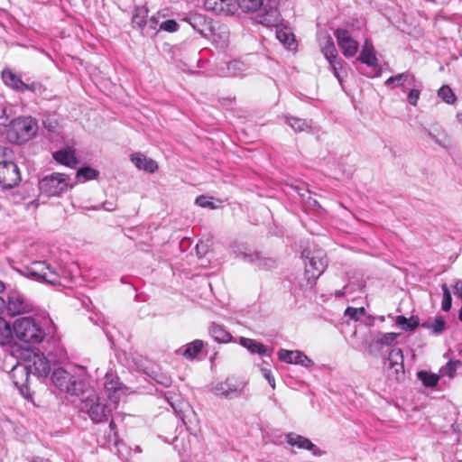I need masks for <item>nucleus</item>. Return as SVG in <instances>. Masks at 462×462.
I'll return each mask as SVG.
<instances>
[{"instance_id":"nucleus-44","label":"nucleus","mask_w":462,"mask_h":462,"mask_svg":"<svg viewBox=\"0 0 462 462\" xmlns=\"http://www.w3.org/2000/svg\"><path fill=\"white\" fill-rule=\"evenodd\" d=\"M263 0H240V8L245 12L256 11L263 5Z\"/></svg>"},{"instance_id":"nucleus-20","label":"nucleus","mask_w":462,"mask_h":462,"mask_svg":"<svg viewBox=\"0 0 462 462\" xmlns=\"http://www.w3.org/2000/svg\"><path fill=\"white\" fill-rule=\"evenodd\" d=\"M255 20L267 27H276L282 22L279 10L275 6H265L260 10L255 15Z\"/></svg>"},{"instance_id":"nucleus-49","label":"nucleus","mask_w":462,"mask_h":462,"mask_svg":"<svg viewBox=\"0 0 462 462\" xmlns=\"http://www.w3.org/2000/svg\"><path fill=\"white\" fill-rule=\"evenodd\" d=\"M168 402L171 404L176 414L180 417V419L185 423V415L183 411V406H186L188 409H189V406L187 403L180 402L178 405H175V403L171 402L170 399L167 397Z\"/></svg>"},{"instance_id":"nucleus-8","label":"nucleus","mask_w":462,"mask_h":462,"mask_svg":"<svg viewBox=\"0 0 462 462\" xmlns=\"http://www.w3.org/2000/svg\"><path fill=\"white\" fill-rule=\"evenodd\" d=\"M21 181L20 170L12 161L0 162V187L9 189L17 186Z\"/></svg>"},{"instance_id":"nucleus-23","label":"nucleus","mask_w":462,"mask_h":462,"mask_svg":"<svg viewBox=\"0 0 462 462\" xmlns=\"http://www.w3.org/2000/svg\"><path fill=\"white\" fill-rule=\"evenodd\" d=\"M357 60L369 67L375 68L378 66V60L374 53V45L369 40L365 41L361 53Z\"/></svg>"},{"instance_id":"nucleus-33","label":"nucleus","mask_w":462,"mask_h":462,"mask_svg":"<svg viewBox=\"0 0 462 462\" xmlns=\"http://www.w3.org/2000/svg\"><path fill=\"white\" fill-rule=\"evenodd\" d=\"M424 328L430 329L434 335L441 334L446 328V321L443 317H437L432 322L427 321L421 324Z\"/></svg>"},{"instance_id":"nucleus-57","label":"nucleus","mask_w":462,"mask_h":462,"mask_svg":"<svg viewBox=\"0 0 462 462\" xmlns=\"http://www.w3.org/2000/svg\"><path fill=\"white\" fill-rule=\"evenodd\" d=\"M5 298L0 295V315L5 313Z\"/></svg>"},{"instance_id":"nucleus-52","label":"nucleus","mask_w":462,"mask_h":462,"mask_svg":"<svg viewBox=\"0 0 462 462\" xmlns=\"http://www.w3.org/2000/svg\"><path fill=\"white\" fill-rule=\"evenodd\" d=\"M196 251H197V254L199 256V257H203L206 255V254L208 253V243L206 242H202L200 241L199 243L197 244L196 245Z\"/></svg>"},{"instance_id":"nucleus-2","label":"nucleus","mask_w":462,"mask_h":462,"mask_svg":"<svg viewBox=\"0 0 462 462\" xmlns=\"http://www.w3.org/2000/svg\"><path fill=\"white\" fill-rule=\"evenodd\" d=\"M79 410L87 413L94 423H100L107 420L111 415L112 409L104 402H100L98 394L91 389L85 390L82 394Z\"/></svg>"},{"instance_id":"nucleus-5","label":"nucleus","mask_w":462,"mask_h":462,"mask_svg":"<svg viewBox=\"0 0 462 462\" xmlns=\"http://www.w3.org/2000/svg\"><path fill=\"white\" fill-rule=\"evenodd\" d=\"M70 178L63 173H52L45 176L39 182V189L47 197L60 196L69 188H72Z\"/></svg>"},{"instance_id":"nucleus-40","label":"nucleus","mask_w":462,"mask_h":462,"mask_svg":"<svg viewBox=\"0 0 462 462\" xmlns=\"http://www.w3.org/2000/svg\"><path fill=\"white\" fill-rule=\"evenodd\" d=\"M438 96L447 104H454L457 100V97L453 90L447 85L442 86L438 90Z\"/></svg>"},{"instance_id":"nucleus-45","label":"nucleus","mask_w":462,"mask_h":462,"mask_svg":"<svg viewBox=\"0 0 462 462\" xmlns=\"http://www.w3.org/2000/svg\"><path fill=\"white\" fill-rule=\"evenodd\" d=\"M328 63H329V68H330L333 75L339 81L340 85H342L343 80H342L340 70L343 69L344 61L341 59H337V60L330 61Z\"/></svg>"},{"instance_id":"nucleus-6","label":"nucleus","mask_w":462,"mask_h":462,"mask_svg":"<svg viewBox=\"0 0 462 462\" xmlns=\"http://www.w3.org/2000/svg\"><path fill=\"white\" fill-rule=\"evenodd\" d=\"M5 313L9 316H17L34 311L33 303L21 291L13 290L5 299Z\"/></svg>"},{"instance_id":"nucleus-28","label":"nucleus","mask_w":462,"mask_h":462,"mask_svg":"<svg viewBox=\"0 0 462 462\" xmlns=\"http://www.w3.org/2000/svg\"><path fill=\"white\" fill-rule=\"evenodd\" d=\"M395 324L403 331H412L420 325V321L416 316H411L410 319L404 316H397Z\"/></svg>"},{"instance_id":"nucleus-4","label":"nucleus","mask_w":462,"mask_h":462,"mask_svg":"<svg viewBox=\"0 0 462 462\" xmlns=\"http://www.w3.org/2000/svg\"><path fill=\"white\" fill-rule=\"evenodd\" d=\"M26 276L52 285L62 284V276L45 261H33L24 269Z\"/></svg>"},{"instance_id":"nucleus-27","label":"nucleus","mask_w":462,"mask_h":462,"mask_svg":"<svg viewBox=\"0 0 462 462\" xmlns=\"http://www.w3.org/2000/svg\"><path fill=\"white\" fill-rule=\"evenodd\" d=\"M239 343L251 354H258L260 356L267 355V348L265 346L254 339L242 337L239 338Z\"/></svg>"},{"instance_id":"nucleus-42","label":"nucleus","mask_w":462,"mask_h":462,"mask_svg":"<svg viewBox=\"0 0 462 462\" xmlns=\"http://www.w3.org/2000/svg\"><path fill=\"white\" fill-rule=\"evenodd\" d=\"M429 136L439 146L448 148L450 144L449 137L445 132L435 134L432 132H428Z\"/></svg>"},{"instance_id":"nucleus-24","label":"nucleus","mask_w":462,"mask_h":462,"mask_svg":"<svg viewBox=\"0 0 462 462\" xmlns=\"http://www.w3.org/2000/svg\"><path fill=\"white\" fill-rule=\"evenodd\" d=\"M131 162L139 170H143L147 172L152 173L157 171L158 165L152 159L147 158L145 155L135 152L131 156Z\"/></svg>"},{"instance_id":"nucleus-31","label":"nucleus","mask_w":462,"mask_h":462,"mask_svg":"<svg viewBox=\"0 0 462 462\" xmlns=\"http://www.w3.org/2000/svg\"><path fill=\"white\" fill-rule=\"evenodd\" d=\"M276 37L279 40L281 43H282L286 48L289 50L293 49L295 45V40L294 35L292 34L290 30L284 28V29H278L276 31Z\"/></svg>"},{"instance_id":"nucleus-55","label":"nucleus","mask_w":462,"mask_h":462,"mask_svg":"<svg viewBox=\"0 0 462 462\" xmlns=\"http://www.w3.org/2000/svg\"><path fill=\"white\" fill-rule=\"evenodd\" d=\"M446 369L448 376L453 377L457 370V364L455 362L449 361L446 365Z\"/></svg>"},{"instance_id":"nucleus-48","label":"nucleus","mask_w":462,"mask_h":462,"mask_svg":"<svg viewBox=\"0 0 462 462\" xmlns=\"http://www.w3.org/2000/svg\"><path fill=\"white\" fill-rule=\"evenodd\" d=\"M365 313L364 308H353V307H347L345 315L348 316L350 319L354 320H357L361 315Z\"/></svg>"},{"instance_id":"nucleus-50","label":"nucleus","mask_w":462,"mask_h":462,"mask_svg":"<svg viewBox=\"0 0 462 462\" xmlns=\"http://www.w3.org/2000/svg\"><path fill=\"white\" fill-rule=\"evenodd\" d=\"M153 378L158 383L165 387H169L172 382L171 376L162 373L156 374Z\"/></svg>"},{"instance_id":"nucleus-22","label":"nucleus","mask_w":462,"mask_h":462,"mask_svg":"<svg viewBox=\"0 0 462 462\" xmlns=\"http://www.w3.org/2000/svg\"><path fill=\"white\" fill-rule=\"evenodd\" d=\"M56 162L68 167H75L78 164V159L75 150L71 147H65L53 153Z\"/></svg>"},{"instance_id":"nucleus-32","label":"nucleus","mask_w":462,"mask_h":462,"mask_svg":"<svg viewBox=\"0 0 462 462\" xmlns=\"http://www.w3.org/2000/svg\"><path fill=\"white\" fill-rule=\"evenodd\" d=\"M13 337V328L9 323L0 317V345L5 346L11 342Z\"/></svg>"},{"instance_id":"nucleus-53","label":"nucleus","mask_w":462,"mask_h":462,"mask_svg":"<svg viewBox=\"0 0 462 462\" xmlns=\"http://www.w3.org/2000/svg\"><path fill=\"white\" fill-rule=\"evenodd\" d=\"M263 374L264 378L268 381V383L272 388H275V379L274 376L272 374V372L268 369L263 368L262 369Z\"/></svg>"},{"instance_id":"nucleus-11","label":"nucleus","mask_w":462,"mask_h":462,"mask_svg":"<svg viewBox=\"0 0 462 462\" xmlns=\"http://www.w3.org/2000/svg\"><path fill=\"white\" fill-rule=\"evenodd\" d=\"M30 374V367L26 366L25 364H17L11 372V377L14 386L25 398H28L30 395L28 387Z\"/></svg>"},{"instance_id":"nucleus-61","label":"nucleus","mask_w":462,"mask_h":462,"mask_svg":"<svg viewBox=\"0 0 462 462\" xmlns=\"http://www.w3.org/2000/svg\"><path fill=\"white\" fill-rule=\"evenodd\" d=\"M5 153V147L0 145V156H3Z\"/></svg>"},{"instance_id":"nucleus-29","label":"nucleus","mask_w":462,"mask_h":462,"mask_svg":"<svg viewBox=\"0 0 462 462\" xmlns=\"http://www.w3.org/2000/svg\"><path fill=\"white\" fill-rule=\"evenodd\" d=\"M285 122L288 124L295 132H304L311 128V125L306 119L295 117L292 116H285Z\"/></svg>"},{"instance_id":"nucleus-19","label":"nucleus","mask_w":462,"mask_h":462,"mask_svg":"<svg viewBox=\"0 0 462 462\" xmlns=\"http://www.w3.org/2000/svg\"><path fill=\"white\" fill-rule=\"evenodd\" d=\"M181 21L188 23L196 32L204 36H207L208 32H211L212 29L211 22L200 14H186Z\"/></svg>"},{"instance_id":"nucleus-38","label":"nucleus","mask_w":462,"mask_h":462,"mask_svg":"<svg viewBox=\"0 0 462 462\" xmlns=\"http://www.w3.org/2000/svg\"><path fill=\"white\" fill-rule=\"evenodd\" d=\"M418 378L422 382L426 387H435L439 381V375L426 371H420L418 373Z\"/></svg>"},{"instance_id":"nucleus-46","label":"nucleus","mask_w":462,"mask_h":462,"mask_svg":"<svg viewBox=\"0 0 462 462\" xmlns=\"http://www.w3.org/2000/svg\"><path fill=\"white\" fill-rule=\"evenodd\" d=\"M244 64L238 60H233L226 64V76H238L243 70Z\"/></svg>"},{"instance_id":"nucleus-35","label":"nucleus","mask_w":462,"mask_h":462,"mask_svg":"<svg viewBox=\"0 0 462 462\" xmlns=\"http://www.w3.org/2000/svg\"><path fill=\"white\" fill-rule=\"evenodd\" d=\"M99 172L98 171L89 167L85 166L78 170L76 173V178L79 182H85L87 180H95L97 178Z\"/></svg>"},{"instance_id":"nucleus-15","label":"nucleus","mask_w":462,"mask_h":462,"mask_svg":"<svg viewBox=\"0 0 462 462\" xmlns=\"http://www.w3.org/2000/svg\"><path fill=\"white\" fill-rule=\"evenodd\" d=\"M385 87L393 89L396 88H402V91L408 90L412 86H420V80H418L415 75L407 70L402 73L391 76L384 82Z\"/></svg>"},{"instance_id":"nucleus-1","label":"nucleus","mask_w":462,"mask_h":462,"mask_svg":"<svg viewBox=\"0 0 462 462\" xmlns=\"http://www.w3.org/2000/svg\"><path fill=\"white\" fill-rule=\"evenodd\" d=\"M73 370L75 373L61 367L55 369L51 374V381L60 391L70 395L79 396L85 393L88 387L85 369L78 367Z\"/></svg>"},{"instance_id":"nucleus-34","label":"nucleus","mask_w":462,"mask_h":462,"mask_svg":"<svg viewBox=\"0 0 462 462\" xmlns=\"http://www.w3.org/2000/svg\"><path fill=\"white\" fill-rule=\"evenodd\" d=\"M245 259L250 263H255L263 269L271 268L274 265V261L271 258H263L259 254H245Z\"/></svg>"},{"instance_id":"nucleus-18","label":"nucleus","mask_w":462,"mask_h":462,"mask_svg":"<svg viewBox=\"0 0 462 462\" xmlns=\"http://www.w3.org/2000/svg\"><path fill=\"white\" fill-rule=\"evenodd\" d=\"M278 358L286 364L300 365L307 368L313 365V361L300 350L280 349Z\"/></svg>"},{"instance_id":"nucleus-10","label":"nucleus","mask_w":462,"mask_h":462,"mask_svg":"<svg viewBox=\"0 0 462 462\" xmlns=\"http://www.w3.org/2000/svg\"><path fill=\"white\" fill-rule=\"evenodd\" d=\"M35 130L36 124L31 118H17L12 122L9 134L14 133L16 141L23 143L34 135Z\"/></svg>"},{"instance_id":"nucleus-59","label":"nucleus","mask_w":462,"mask_h":462,"mask_svg":"<svg viewBox=\"0 0 462 462\" xmlns=\"http://www.w3.org/2000/svg\"><path fill=\"white\" fill-rule=\"evenodd\" d=\"M109 428H110L111 431H114V430H115V429H116V424H115V422H114L113 420H111V421H110V423H109Z\"/></svg>"},{"instance_id":"nucleus-43","label":"nucleus","mask_w":462,"mask_h":462,"mask_svg":"<svg viewBox=\"0 0 462 462\" xmlns=\"http://www.w3.org/2000/svg\"><path fill=\"white\" fill-rule=\"evenodd\" d=\"M441 289H442V291H443V299H442V302H441V309L444 311H448L451 309V305H452L451 293H450L448 286L446 283H443L441 285Z\"/></svg>"},{"instance_id":"nucleus-7","label":"nucleus","mask_w":462,"mask_h":462,"mask_svg":"<svg viewBox=\"0 0 462 462\" xmlns=\"http://www.w3.org/2000/svg\"><path fill=\"white\" fill-rule=\"evenodd\" d=\"M302 255L308 259V262L305 263V274L307 279L309 281H316L328 266L326 254L322 250H317L312 253L304 250Z\"/></svg>"},{"instance_id":"nucleus-14","label":"nucleus","mask_w":462,"mask_h":462,"mask_svg":"<svg viewBox=\"0 0 462 462\" xmlns=\"http://www.w3.org/2000/svg\"><path fill=\"white\" fill-rule=\"evenodd\" d=\"M104 389L107 398L114 404H117L120 398L125 394V388L118 376L110 372L106 374Z\"/></svg>"},{"instance_id":"nucleus-60","label":"nucleus","mask_w":462,"mask_h":462,"mask_svg":"<svg viewBox=\"0 0 462 462\" xmlns=\"http://www.w3.org/2000/svg\"><path fill=\"white\" fill-rule=\"evenodd\" d=\"M5 291V284L0 281V293L4 292Z\"/></svg>"},{"instance_id":"nucleus-26","label":"nucleus","mask_w":462,"mask_h":462,"mask_svg":"<svg viewBox=\"0 0 462 462\" xmlns=\"http://www.w3.org/2000/svg\"><path fill=\"white\" fill-rule=\"evenodd\" d=\"M147 10L143 7H138L135 9L132 18L133 27L137 28L143 34H148L147 31Z\"/></svg>"},{"instance_id":"nucleus-64","label":"nucleus","mask_w":462,"mask_h":462,"mask_svg":"<svg viewBox=\"0 0 462 462\" xmlns=\"http://www.w3.org/2000/svg\"><path fill=\"white\" fill-rule=\"evenodd\" d=\"M380 319H381L382 321H383V320H384V317H383V316L380 317Z\"/></svg>"},{"instance_id":"nucleus-58","label":"nucleus","mask_w":462,"mask_h":462,"mask_svg":"<svg viewBox=\"0 0 462 462\" xmlns=\"http://www.w3.org/2000/svg\"><path fill=\"white\" fill-rule=\"evenodd\" d=\"M31 462H48V460L44 459L42 457H32Z\"/></svg>"},{"instance_id":"nucleus-39","label":"nucleus","mask_w":462,"mask_h":462,"mask_svg":"<svg viewBox=\"0 0 462 462\" xmlns=\"http://www.w3.org/2000/svg\"><path fill=\"white\" fill-rule=\"evenodd\" d=\"M423 88L422 82L420 81V86H412L409 88L407 93V101L410 105L416 106L420 97L421 89Z\"/></svg>"},{"instance_id":"nucleus-16","label":"nucleus","mask_w":462,"mask_h":462,"mask_svg":"<svg viewBox=\"0 0 462 462\" xmlns=\"http://www.w3.org/2000/svg\"><path fill=\"white\" fill-rule=\"evenodd\" d=\"M204 6L217 14L228 15L240 7V0H205Z\"/></svg>"},{"instance_id":"nucleus-36","label":"nucleus","mask_w":462,"mask_h":462,"mask_svg":"<svg viewBox=\"0 0 462 462\" xmlns=\"http://www.w3.org/2000/svg\"><path fill=\"white\" fill-rule=\"evenodd\" d=\"M321 52L328 62L338 59L337 51L331 37H328L326 44L321 47Z\"/></svg>"},{"instance_id":"nucleus-13","label":"nucleus","mask_w":462,"mask_h":462,"mask_svg":"<svg viewBox=\"0 0 462 462\" xmlns=\"http://www.w3.org/2000/svg\"><path fill=\"white\" fill-rule=\"evenodd\" d=\"M334 34L344 56L346 58L354 57L358 51V42L350 36L348 31L338 28Z\"/></svg>"},{"instance_id":"nucleus-62","label":"nucleus","mask_w":462,"mask_h":462,"mask_svg":"<svg viewBox=\"0 0 462 462\" xmlns=\"http://www.w3.org/2000/svg\"><path fill=\"white\" fill-rule=\"evenodd\" d=\"M458 319L460 321H462V306H461V309L459 310V313H458Z\"/></svg>"},{"instance_id":"nucleus-37","label":"nucleus","mask_w":462,"mask_h":462,"mask_svg":"<svg viewBox=\"0 0 462 462\" xmlns=\"http://www.w3.org/2000/svg\"><path fill=\"white\" fill-rule=\"evenodd\" d=\"M203 346L204 344L202 340L196 339L186 346V349L182 355L187 359H194L202 350Z\"/></svg>"},{"instance_id":"nucleus-54","label":"nucleus","mask_w":462,"mask_h":462,"mask_svg":"<svg viewBox=\"0 0 462 462\" xmlns=\"http://www.w3.org/2000/svg\"><path fill=\"white\" fill-rule=\"evenodd\" d=\"M146 23L148 33L150 32V31H154L157 29L158 21L153 16L150 19H147Z\"/></svg>"},{"instance_id":"nucleus-47","label":"nucleus","mask_w":462,"mask_h":462,"mask_svg":"<svg viewBox=\"0 0 462 462\" xmlns=\"http://www.w3.org/2000/svg\"><path fill=\"white\" fill-rule=\"evenodd\" d=\"M179 24L175 20H166L160 24V30H163L169 32H174L178 30Z\"/></svg>"},{"instance_id":"nucleus-17","label":"nucleus","mask_w":462,"mask_h":462,"mask_svg":"<svg viewBox=\"0 0 462 462\" xmlns=\"http://www.w3.org/2000/svg\"><path fill=\"white\" fill-rule=\"evenodd\" d=\"M389 376L399 381L404 375L403 354L401 348H393L388 355Z\"/></svg>"},{"instance_id":"nucleus-51","label":"nucleus","mask_w":462,"mask_h":462,"mask_svg":"<svg viewBox=\"0 0 462 462\" xmlns=\"http://www.w3.org/2000/svg\"><path fill=\"white\" fill-rule=\"evenodd\" d=\"M195 203L201 208H214L213 203L208 200V198L203 195L199 196Z\"/></svg>"},{"instance_id":"nucleus-12","label":"nucleus","mask_w":462,"mask_h":462,"mask_svg":"<svg viewBox=\"0 0 462 462\" xmlns=\"http://www.w3.org/2000/svg\"><path fill=\"white\" fill-rule=\"evenodd\" d=\"M28 364L30 373L38 377H47L51 372V365L46 356L42 352H32L28 356Z\"/></svg>"},{"instance_id":"nucleus-56","label":"nucleus","mask_w":462,"mask_h":462,"mask_svg":"<svg viewBox=\"0 0 462 462\" xmlns=\"http://www.w3.org/2000/svg\"><path fill=\"white\" fill-rule=\"evenodd\" d=\"M454 293L462 300V281H457L454 285Z\"/></svg>"},{"instance_id":"nucleus-3","label":"nucleus","mask_w":462,"mask_h":462,"mask_svg":"<svg viewBox=\"0 0 462 462\" xmlns=\"http://www.w3.org/2000/svg\"><path fill=\"white\" fill-rule=\"evenodd\" d=\"M13 332L15 337L26 343H40L44 338V331L32 317H22L14 320Z\"/></svg>"},{"instance_id":"nucleus-21","label":"nucleus","mask_w":462,"mask_h":462,"mask_svg":"<svg viewBox=\"0 0 462 462\" xmlns=\"http://www.w3.org/2000/svg\"><path fill=\"white\" fill-rule=\"evenodd\" d=\"M2 79L5 84L17 91L24 92L25 90H33L34 85L25 84L18 76L9 69H5L2 72Z\"/></svg>"},{"instance_id":"nucleus-30","label":"nucleus","mask_w":462,"mask_h":462,"mask_svg":"<svg viewBox=\"0 0 462 462\" xmlns=\"http://www.w3.org/2000/svg\"><path fill=\"white\" fill-rule=\"evenodd\" d=\"M209 332L213 338L219 343L228 342L231 338V335L224 328V327L218 324H212Z\"/></svg>"},{"instance_id":"nucleus-9","label":"nucleus","mask_w":462,"mask_h":462,"mask_svg":"<svg viewBox=\"0 0 462 462\" xmlns=\"http://www.w3.org/2000/svg\"><path fill=\"white\" fill-rule=\"evenodd\" d=\"M245 386V383L228 377L223 382L217 383L212 387V393L226 399H232L240 396Z\"/></svg>"},{"instance_id":"nucleus-63","label":"nucleus","mask_w":462,"mask_h":462,"mask_svg":"<svg viewBox=\"0 0 462 462\" xmlns=\"http://www.w3.org/2000/svg\"><path fill=\"white\" fill-rule=\"evenodd\" d=\"M336 295H337V296H338V297H339V296H342V295H343V292H342V291H337V292L336 293Z\"/></svg>"},{"instance_id":"nucleus-25","label":"nucleus","mask_w":462,"mask_h":462,"mask_svg":"<svg viewBox=\"0 0 462 462\" xmlns=\"http://www.w3.org/2000/svg\"><path fill=\"white\" fill-rule=\"evenodd\" d=\"M287 443L292 447H297L298 448L312 450L314 455H317L315 445L307 438L296 434L294 432H290L286 435Z\"/></svg>"},{"instance_id":"nucleus-41","label":"nucleus","mask_w":462,"mask_h":462,"mask_svg":"<svg viewBox=\"0 0 462 462\" xmlns=\"http://www.w3.org/2000/svg\"><path fill=\"white\" fill-rule=\"evenodd\" d=\"M399 337V334L390 332V333H378V336L375 339V344L377 346H391Z\"/></svg>"}]
</instances>
